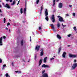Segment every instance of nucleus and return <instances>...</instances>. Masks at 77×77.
Returning a JSON list of instances; mask_svg holds the SVG:
<instances>
[{
    "instance_id": "nucleus-1",
    "label": "nucleus",
    "mask_w": 77,
    "mask_h": 77,
    "mask_svg": "<svg viewBox=\"0 0 77 77\" xmlns=\"http://www.w3.org/2000/svg\"><path fill=\"white\" fill-rule=\"evenodd\" d=\"M45 14L46 16L45 19L47 21H48V17L47 16H48V11L47 9H45Z\"/></svg>"
},
{
    "instance_id": "nucleus-2",
    "label": "nucleus",
    "mask_w": 77,
    "mask_h": 77,
    "mask_svg": "<svg viewBox=\"0 0 77 77\" xmlns=\"http://www.w3.org/2000/svg\"><path fill=\"white\" fill-rule=\"evenodd\" d=\"M51 20L52 23H54L55 22V17H54V15L53 14L52 17H51Z\"/></svg>"
},
{
    "instance_id": "nucleus-3",
    "label": "nucleus",
    "mask_w": 77,
    "mask_h": 77,
    "mask_svg": "<svg viewBox=\"0 0 77 77\" xmlns=\"http://www.w3.org/2000/svg\"><path fill=\"white\" fill-rule=\"evenodd\" d=\"M42 68H50V66L48 65H45V64H43L42 66Z\"/></svg>"
},
{
    "instance_id": "nucleus-4",
    "label": "nucleus",
    "mask_w": 77,
    "mask_h": 77,
    "mask_svg": "<svg viewBox=\"0 0 77 77\" xmlns=\"http://www.w3.org/2000/svg\"><path fill=\"white\" fill-rule=\"evenodd\" d=\"M77 63H75L73 64V66H72V69H74L76 67H77Z\"/></svg>"
},
{
    "instance_id": "nucleus-5",
    "label": "nucleus",
    "mask_w": 77,
    "mask_h": 77,
    "mask_svg": "<svg viewBox=\"0 0 77 77\" xmlns=\"http://www.w3.org/2000/svg\"><path fill=\"white\" fill-rule=\"evenodd\" d=\"M2 41H3V37H1L0 38V45L1 46H2V45H3Z\"/></svg>"
},
{
    "instance_id": "nucleus-6",
    "label": "nucleus",
    "mask_w": 77,
    "mask_h": 77,
    "mask_svg": "<svg viewBox=\"0 0 77 77\" xmlns=\"http://www.w3.org/2000/svg\"><path fill=\"white\" fill-rule=\"evenodd\" d=\"M63 6V4L62 3L60 2L59 3L58 5V8H62Z\"/></svg>"
},
{
    "instance_id": "nucleus-7",
    "label": "nucleus",
    "mask_w": 77,
    "mask_h": 77,
    "mask_svg": "<svg viewBox=\"0 0 77 77\" xmlns=\"http://www.w3.org/2000/svg\"><path fill=\"white\" fill-rule=\"evenodd\" d=\"M5 8H7L8 9H11V7L8 4H6L5 6Z\"/></svg>"
},
{
    "instance_id": "nucleus-8",
    "label": "nucleus",
    "mask_w": 77,
    "mask_h": 77,
    "mask_svg": "<svg viewBox=\"0 0 77 77\" xmlns=\"http://www.w3.org/2000/svg\"><path fill=\"white\" fill-rule=\"evenodd\" d=\"M50 26L51 27V28H52L53 31L55 32H56V30L54 29V25H53V24H51L50 25Z\"/></svg>"
},
{
    "instance_id": "nucleus-9",
    "label": "nucleus",
    "mask_w": 77,
    "mask_h": 77,
    "mask_svg": "<svg viewBox=\"0 0 77 77\" xmlns=\"http://www.w3.org/2000/svg\"><path fill=\"white\" fill-rule=\"evenodd\" d=\"M59 21L60 22H64V20L62 17L59 18Z\"/></svg>"
},
{
    "instance_id": "nucleus-10",
    "label": "nucleus",
    "mask_w": 77,
    "mask_h": 77,
    "mask_svg": "<svg viewBox=\"0 0 77 77\" xmlns=\"http://www.w3.org/2000/svg\"><path fill=\"white\" fill-rule=\"evenodd\" d=\"M69 57H73V58H75V57H77V55H75L70 54L69 55Z\"/></svg>"
},
{
    "instance_id": "nucleus-11",
    "label": "nucleus",
    "mask_w": 77,
    "mask_h": 77,
    "mask_svg": "<svg viewBox=\"0 0 77 77\" xmlns=\"http://www.w3.org/2000/svg\"><path fill=\"white\" fill-rule=\"evenodd\" d=\"M40 48V46H39L37 45L35 48V50H37V51H39V49Z\"/></svg>"
},
{
    "instance_id": "nucleus-12",
    "label": "nucleus",
    "mask_w": 77,
    "mask_h": 77,
    "mask_svg": "<svg viewBox=\"0 0 77 77\" xmlns=\"http://www.w3.org/2000/svg\"><path fill=\"white\" fill-rule=\"evenodd\" d=\"M43 49H42L40 51H41V52L40 53V56H43V55L44 54V52H43Z\"/></svg>"
},
{
    "instance_id": "nucleus-13",
    "label": "nucleus",
    "mask_w": 77,
    "mask_h": 77,
    "mask_svg": "<svg viewBox=\"0 0 77 77\" xmlns=\"http://www.w3.org/2000/svg\"><path fill=\"white\" fill-rule=\"evenodd\" d=\"M42 59H40L38 62L39 65L38 66H40L42 63Z\"/></svg>"
},
{
    "instance_id": "nucleus-14",
    "label": "nucleus",
    "mask_w": 77,
    "mask_h": 77,
    "mask_svg": "<svg viewBox=\"0 0 77 77\" xmlns=\"http://www.w3.org/2000/svg\"><path fill=\"white\" fill-rule=\"evenodd\" d=\"M66 55V52H64L63 54L62 55V56L64 58H65Z\"/></svg>"
},
{
    "instance_id": "nucleus-15",
    "label": "nucleus",
    "mask_w": 77,
    "mask_h": 77,
    "mask_svg": "<svg viewBox=\"0 0 77 77\" xmlns=\"http://www.w3.org/2000/svg\"><path fill=\"white\" fill-rule=\"evenodd\" d=\"M43 77H48V74L46 73H45L43 74Z\"/></svg>"
},
{
    "instance_id": "nucleus-16",
    "label": "nucleus",
    "mask_w": 77,
    "mask_h": 77,
    "mask_svg": "<svg viewBox=\"0 0 77 77\" xmlns=\"http://www.w3.org/2000/svg\"><path fill=\"white\" fill-rule=\"evenodd\" d=\"M23 13L26 15V8H25L23 10Z\"/></svg>"
},
{
    "instance_id": "nucleus-17",
    "label": "nucleus",
    "mask_w": 77,
    "mask_h": 77,
    "mask_svg": "<svg viewBox=\"0 0 77 77\" xmlns=\"http://www.w3.org/2000/svg\"><path fill=\"white\" fill-rule=\"evenodd\" d=\"M47 59V57H45V58H44L43 61L44 63H46Z\"/></svg>"
},
{
    "instance_id": "nucleus-18",
    "label": "nucleus",
    "mask_w": 77,
    "mask_h": 77,
    "mask_svg": "<svg viewBox=\"0 0 77 77\" xmlns=\"http://www.w3.org/2000/svg\"><path fill=\"white\" fill-rule=\"evenodd\" d=\"M57 37L59 39H61V37L59 35L57 34Z\"/></svg>"
},
{
    "instance_id": "nucleus-19",
    "label": "nucleus",
    "mask_w": 77,
    "mask_h": 77,
    "mask_svg": "<svg viewBox=\"0 0 77 77\" xmlns=\"http://www.w3.org/2000/svg\"><path fill=\"white\" fill-rule=\"evenodd\" d=\"M41 8V9L40 12V15H41V13H42V9L43 8V5H42V6Z\"/></svg>"
},
{
    "instance_id": "nucleus-20",
    "label": "nucleus",
    "mask_w": 77,
    "mask_h": 77,
    "mask_svg": "<svg viewBox=\"0 0 77 77\" xmlns=\"http://www.w3.org/2000/svg\"><path fill=\"white\" fill-rule=\"evenodd\" d=\"M24 42V41L23 40H22L21 41V45H23V42Z\"/></svg>"
},
{
    "instance_id": "nucleus-21",
    "label": "nucleus",
    "mask_w": 77,
    "mask_h": 77,
    "mask_svg": "<svg viewBox=\"0 0 77 77\" xmlns=\"http://www.w3.org/2000/svg\"><path fill=\"white\" fill-rule=\"evenodd\" d=\"M16 73H17V74H21V72L19 71H16L15 72Z\"/></svg>"
},
{
    "instance_id": "nucleus-22",
    "label": "nucleus",
    "mask_w": 77,
    "mask_h": 77,
    "mask_svg": "<svg viewBox=\"0 0 77 77\" xmlns=\"http://www.w3.org/2000/svg\"><path fill=\"white\" fill-rule=\"evenodd\" d=\"M20 14H22L23 13V8H21L20 9Z\"/></svg>"
},
{
    "instance_id": "nucleus-23",
    "label": "nucleus",
    "mask_w": 77,
    "mask_h": 77,
    "mask_svg": "<svg viewBox=\"0 0 77 77\" xmlns=\"http://www.w3.org/2000/svg\"><path fill=\"white\" fill-rule=\"evenodd\" d=\"M57 25L58 28H59V27H60V23H58Z\"/></svg>"
},
{
    "instance_id": "nucleus-24",
    "label": "nucleus",
    "mask_w": 77,
    "mask_h": 77,
    "mask_svg": "<svg viewBox=\"0 0 77 77\" xmlns=\"http://www.w3.org/2000/svg\"><path fill=\"white\" fill-rule=\"evenodd\" d=\"M56 1V0H53V6H54V5H55V1Z\"/></svg>"
},
{
    "instance_id": "nucleus-25",
    "label": "nucleus",
    "mask_w": 77,
    "mask_h": 77,
    "mask_svg": "<svg viewBox=\"0 0 77 77\" xmlns=\"http://www.w3.org/2000/svg\"><path fill=\"white\" fill-rule=\"evenodd\" d=\"M60 50H61V49H60V48L58 49V54H59L60 52Z\"/></svg>"
},
{
    "instance_id": "nucleus-26",
    "label": "nucleus",
    "mask_w": 77,
    "mask_h": 77,
    "mask_svg": "<svg viewBox=\"0 0 77 77\" xmlns=\"http://www.w3.org/2000/svg\"><path fill=\"white\" fill-rule=\"evenodd\" d=\"M5 76L6 77H9V76H10V75H9V74L8 73H7L5 74Z\"/></svg>"
},
{
    "instance_id": "nucleus-27",
    "label": "nucleus",
    "mask_w": 77,
    "mask_h": 77,
    "mask_svg": "<svg viewBox=\"0 0 77 77\" xmlns=\"http://www.w3.org/2000/svg\"><path fill=\"white\" fill-rule=\"evenodd\" d=\"M54 59V57H52L50 59V60L52 61V60H53Z\"/></svg>"
},
{
    "instance_id": "nucleus-28",
    "label": "nucleus",
    "mask_w": 77,
    "mask_h": 77,
    "mask_svg": "<svg viewBox=\"0 0 77 77\" xmlns=\"http://www.w3.org/2000/svg\"><path fill=\"white\" fill-rule=\"evenodd\" d=\"M15 1H14L13 2V3H12L11 5H14L15 4Z\"/></svg>"
},
{
    "instance_id": "nucleus-29",
    "label": "nucleus",
    "mask_w": 77,
    "mask_h": 77,
    "mask_svg": "<svg viewBox=\"0 0 77 77\" xmlns=\"http://www.w3.org/2000/svg\"><path fill=\"white\" fill-rule=\"evenodd\" d=\"M73 29L75 30V31H76V32L77 33V31H76V27L74 26L73 27Z\"/></svg>"
},
{
    "instance_id": "nucleus-30",
    "label": "nucleus",
    "mask_w": 77,
    "mask_h": 77,
    "mask_svg": "<svg viewBox=\"0 0 77 77\" xmlns=\"http://www.w3.org/2000/svg\"><path fill=\"white\" fill-rule=\"evenodd\" d=\"M6 64H4L3 65V67L2 68V69H5V68H4V67H6Z\"/></svg>"
},
{
    "instance_id": "nucleus-31",
    "label": "nucleus",
    "mask_w": 77,
    "mask_h": 77,
    "mask_svg": "<svg viewBox=\"0 0 77 77\" xmlns=\"http://www.w3.org/2000/svg\"><path fill=\"white\" fill-rule=\"evenodd\" d=\"M39 0H37L36 1V4L38 5V3H39Z\"/></svg>"
},
{
    "instance_id": "nucleus-32",
    "label": "nucleus",
    "mask_w": 77,
    "mask_h": 77,
    "mask_svg": "<svg viewBox=\"0 0 77 77\" xmlns=\"http://www.w3.org/2000/svg\"><path fill=\"white\" fill-rule=\"evenodd\" d=\"M37 57V56H36V55H35V58H34L35 60H36V59Z\"/></svg>"
},
{
    "instance_id": "nucleus-33",
    "label": "nucleus",
    "mask_w": 77,
    "mask_h": 77,
    "mask_svg": "<svg viewBox=\"0 0 77 77\" xmlns=\"http://www.w3.org/2000/svg\"><path fill=\"white\" fill-rule=\"evenodd\" d=\"M4 23H6V18H4Z\"/></svg>"
},
{
    "instance_id": "nucleus-34",
    "label": "nucleus",
    "mask_w": 77,
    "mask_h": 77,
    "mask_svg": "<svg viewBox=\"0 0 77 77\" xmlns=\"http://www.w3.org/2000/svg\"><path fill=\"white\" fill-rule=\"evenodd\" d=\"M2 63V59L0 58V63Z\"/></svg>"
},
{
    "instance_id": "nucleus-35",
    "label": "nucleus",
    "mask_w": 77,
    "mask_h": 77,
    "mask_svg": "<svg viewBox=\"0 0 77 77\" xmlns=\"http://www.w3.org/2000/svg\"><path fill=\"white\" fill-rule=\"evenodd\" d=\"M9 25H10V23H7V26H8H8H9Z\"/></svg>"
},
{
    "instance_id": "nucleus-36",
    "label": "nucleus",
    "mask_w": 77,
    "mask_h": 77,
    "mask_svg": "<svg viewBox=\"0 0 77 77\" xmlns=\"http://www.w3.org/2000/svg\"><path fill=\"white\" fill-rule=\"evenodd\" d=\"M72 15L73 16H74V17H75V14L74 13H73Z\"/></svg>"
},
{
    "instance_id": "nucleus-37",
    "label": "nucleus",
    "mask_w": 77,
    "mask_h": 77,
    "mask_svg": "<svg viewBox=\"0 0 77 77\" xmlns=\"http://www.w3.org/2000/svg\"><path fill=\"white\" fill-rule=\"evenodd\" d=\"M41 30V27H39V30Z\"/></svg>"
},
{
    "instance_id": "nucleus-38",
    "label": "nucleus",
    "mask_w": 77,
    "mask_h": 77,
    "mask_svg": "<svg viewBox=\"0 0 77 77\" xmlns=\"http://www.w3.org/2000/svg\"><path fill=\"white\" fill-rule=\"evenodd\" d=\"M45 72V70H43L42 72V73L44 74Z\"/></svg>"
},
{
    "instance_id": "nucleus-39",
    "label": "nucleus",
    "mask_w": 77,
    "mask_h": 77,
    "mask_svg": "<svg viewBox=\"0 0 77 77\" xmlns=\"http://www.w3.org/2000/svg\"><path fill=\"white\" fill-rule=\"evenodd\" d=\"M62 26L63 27H66V25H63V23L62 24Z\"/></svg>"
},
{
    "instance_id": "nucleus-40",
    "label": "nucleus",
    "mask_w": 77,
    "mask_h": 77,
    "mask_svg": "<svg viewBox=\"0 0 77 77\" xmlns=\"http://www.w3.org/2000/svg\"><path fill=\"white\" fill-rule=\"evenodd\" d=\"M69 8H71V7H72V5H69Z\"/></svg>"
},
{
    "instance_id": "nucleus-41",
    "label": "nucleus",
    "mask_w": 77,
    "mask_h": 77,
    "mask_svg": "<svg viewBox=\"0 0 77 77\" xmlns=\"http://www.w3.org/2000/svg\"><path fill=\"white\" fill-rule=\"evenodd\" d=\"M71 34H69L67 35V36L68 37H70V36H71Z\"/></svg>"
},
{
    "instance_id": "nucleus-42",
    "label": "nucleus",
    "mask_w": 77,
    "mask_h": 77,
    "mask_svg": "<svg viewBox=\"0 0 77 77\" xmlns=\"http://www.w3.org/2000/svg\"><path fill=\"white\" fill-rule=\"evenodd\" d=\"M57 18H60V17H60V16H57Z\"/></svg>"
},
{
    "instance_id": "nucleus-43",
    "label": "nucleus",
    "mask_w": 77,
    "mask_h": 77,
    "mask_svg": "<svg viewBox=\"0 0 77 77\" xmlns=\"http://www.w3.org/2000/svg\"><path fill=\"white\" fill-rule=\"evenodd\" d=\"M9 1H10V3H11V2H12V0H10Z\"/></svg>"
},
{
    "instance_id": "nucleus-44",
    "label": "nucleus",
    "mask_w": 77,
    "mask_h": 77,
    "mask_svg": "<svg viewBox=\"0 0 77 77\" xmlns=\"http://www.w3.org/2000/svg\"><path fill=\"white\" fill-rule=\"evenodd\" d=\"M3 38L4 39H6V37L5 36H3Z\"/></svg>"
},
{
    "instance_id": "nucleus-45",
    "label": "nucleus",
    "mask_w": 77,
    "mask_h": 77,
    "mask_svg": "<svg viewBox=\"0 0 77 77\" xmlns=\"http://www.w3.org/2000/svg\"><path fill=\"white\" fill-rule=\"evenodd\" d=\"M10 30H11V29H9V33H11V31H10Z\"/></svg>"
},
{
    "instance_id": "nucleus-46",
    "label": "nucleus",
    "mask_w": 77,
    "mask_h": 77,
    "mask_svg": "<svg viewBox=\"0 0 77 77\" xmlns=\"http://www.w3.org/2000/svg\"><path fill=\"white\" fill-rule=\"evenodd\" d=\"M74 62H76V60H74Z\"/></svg>"
},
{
    "instance_id": "nucleus-47",
    "label": "nucleus",
    "mask_w": 77,
    "mask_h": 77,
    "mask_svg": "<svg viewBox=\"0 0 77 77\" xmlns=\"http://www.w3.org/2000/svg\"><path fill=\"white\" fill-rule=\"evenodd\" d=\"M3 14H1V17H3Z\"/></svg>"
},
{
    "instance_id": "nucleus-48",
    "label": "nucleus",
    "mask_w": 77,
    "mask_h": 77,
    "mask_svg": "<svg viewBox=\"0 0 77 77\" xmlns=\"http://www.w3.org/2000/svg\"><path fill=\"white\" fill-rule=\"evenodd\" d=\"M66 16H69V15H68V14H66Z\"/></svg>"
},
{
    "instance_id": "nucleus-49",
    "label": "nucleus",
    "mask_w": 77,
    "mask_h": 77,
    "mask_svg": "<svg viewBox=\"0 0 77 77\" xmlns=\"http://www.w3.org/2000/svg\"><path fill=\"white\" fill-rule=\"evenodd\" d=\"M59 1V0H57L56 2H58Z\"/></svg>"
},
{
    "instance_id": "nucleus-50",
    "label": "nucleus",
    "mask_w": 77,
    "mask_h": 77,
    "mask_svg": "<svg viewBox=\"0 0 77 77\" xmlns=\"http://www.w3.org/2000/svg\"><path fill=\"white\" fill-rule=\"evenodd\" d=\"M5 29H6V30H8V28H7V27H6V28H5Z\"/></svg>"
},
{
    "instance_id": "nucleus-51",
    "label": "nucleus",
    "mask_w": 77,
    "mask_h": 77,
    "mask_svg": "<svg viewBox=\"0 0 77 77\" xmlns=\"http://www.w3.org/2000/svg\"><path fill=\"white\" fill-rule=\"evenodd\" d=\"M6 0V2H9V0Z\"/></svg>"
},
{
    "instance_id": "nucleus-52",
    "label": "nucleus",
    "mask_w": 77,
    "mask_h": 77,
    "mask_svg": "<svg viewBox=\"0 0 77 77\" xmlns=\"http://www.w3.org/2000/svg\"><path fill=\"white\" fill-rule=\"evenodd\" d=\"M14 26H16V24L14 23Z\"/></svg>"
},
{
    "instance_id": "nucleus-53",
    "label": "nucleus",
    "mask_w": 77,
    "mask_h": 77,
    "mask_svg": "<svg viewBox=\"0 0 77 77\" xmlns=\"http://www.w3.org/2000/svg\"><path fill=\"white\" fill-rule=\"evenodd\" d=\"M0 12H2V10L0 9Z\"/></svg>"
},
{
    "instance_id": "nucleus-54",
    "label": "nucleus",
    "mask_w": 77,
    "mask_h": 77,
    "mask_svg": "<svg viewBox=\"0 0 77 77\" xmlns=\"http://www.w3.org/2000/svg\"><path fill=\"white\" fill-rule=\"evenodd\" d=\"M13 63H12V65L13 66H14V64H13Z\"/></svg>"
},
{
    "instance_id": "nucleus-55",
    "label": "nucleus",
    "mask_w": 77,
    "mask_h": 77,
    "mask_svg": "<svg viewBox=\"0 0 77 77\" xmlns=\"http://www.w3.org/2000/svg\"><path fill=\"white\" fill-rule=\"evenodd\" d=\"M17 3H18V4H19V3H20V1H19Z\"/></svg>"
},
{
    "instance_id": "nucleus-56",
    "label": "nucleus",
    "mask_w": 77,
    "mask_h": 77,
    "mask_svg": "<svg viewBox=\"0 0 77 77\" xmlns=\"http://www.w3.org/2000/svg\"><path fill=\"white\" fill-rule=\"evenodd\" d=\"M0 8H2V5L0 4Z\"/></svg>"
},
{
    "instance_id": "nucleus-57",
    "label": "nucleus",
    "mask_w": 77,
    "mask_h": 77,
    "mask_svg": "<svg viewBox=\"0 0 77 77\" xmlns=\"http://www.w3.org/2000/svg\"><path fill=\"white\" fill-rule=\"evenodd\" d=\"M30 41H32V39L31 38H30Z\"/></svg>"
},
{
    "instance_id": "nucleus-58",
    "label": "nucleus",
    "mask_w": 77,
    "mask_h": 77,
    "mask_svg": "<svg viewBox=\"0 0 77 77\" xmlns=\"http://www.w3.org/2000/svg\"><path fill=\"white\" fill-rule=\"evenodd\" d=\"M23 23H25V22H24V21H23Z\"/></svg>"
},
{
    "instance_id": "nucleus-59",
    "label": "nucleus",
    "mask_w": 77,
    "mask_h": 77,
    "mask_svg": "<svg viewBox=\"0 0 77 77\" xmlns=\"http://www.w3.org/2000/svg\"><path fill=\"white\" fill-rule=\"evenodd\" d=\"M18 4V3H17V5H18V4Z\"/></svg>"
},
{
    "instance_id": "nucleus-60",
    "label": "nucleus",
    "mask_w": 77,
    "mask_h": 77,
    "mask_svg": "<svg viewBox=\"0 0 77 77\" xmlns=\"http://www.w3.org/2000/svg\"><path fill=\"white\" fill-rule=\"evenodd\" d=\"M2 4H3V5H4V3H2Z\"/></svg>"
},
{
    "instance_id": "nucleus-61",
    "label": "nucleus",
    "mask_w": 77,
    "mask_h": 77,
    "mask_svg": "<svg viewBox=\"0 0 77 77\" xmlns=\"http://www.w3.org/2000/svg\"><path fill=\"white\" fill-rule=\"evenodd\" d=\"M68 47H70V46H69V45H68Z\"/></svg>"
},
{
    "instance_id": "nucleus-62",
    "label": "nucleus",
    "mask_w": 77,
    "mask_h": 77,
    "mask_svg": "<svg viewBox=\"0 0 77 77\" xmlns=\"http://www.w3.org/2000/svg\"><path fill=\"white\" fill-rule=\"evenodd\" d=\"M54 57H55V56H54Z\"/></svg>"
},
{
    "instance_id": "nucleus-63",
    "label": "nucleus",
    "mask_w": 77,
    "mask_h": 77,
    "mask_svg": "<svg viewBox=\"0 0 77 77\" xmlns=\"http://www.w3.org/2000/svg\"><path fill=\"white\" fill-rule=\"evenodd\" d=\"M9 21H11V20H9Z\"/></svg>"
},
{
    "instance_id": "nucleus-64",
    "label": "nucleus",
    "mask_w": 77,
    "mask_h": 77,
    "mask_svg": "<svg viewBox=\"0 0 77 77\" xmlns=\"http://www.w3.org/2000/svg\"><path fill=\"white\" fill-rule=\"evenodd\" d=\"M28 62H29V61H28Z\"/></svg>"
}]
</instances>
